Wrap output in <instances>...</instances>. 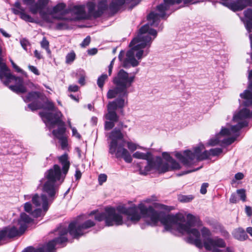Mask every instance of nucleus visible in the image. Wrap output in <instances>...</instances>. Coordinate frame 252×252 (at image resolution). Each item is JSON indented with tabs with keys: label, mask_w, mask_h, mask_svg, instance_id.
<instances>
[{
	"label": "nucleus",
	"mask_w": 252,
	"mask_h": 252,
	"mask_svg": "<svg viewBox=\"0 0 252 252\" xmlns=\"http://www.w3.org/2000/svg\"><path fill=\"white\" fill-rule=\"evenodd\" d=\"M127 147L130 152H133L137 149L136 144L132 142H127Z\"/></svg>",
	"instance_id": "52"
},
{
	"label": "nucleus",
	"mask_w": 252,
	"mask_h": 252,
	"mask_svg": "<svg viewBox=\"0 0 252 252\" xmlns=\"http://www.w3.org/2000/svg\"><path fill=\"white\" fill-rule=\"evenodd\" d=\"M24 210L30 214L32 212V205L31 202H28L24 204Z\"/></svg>",
	"instance_id": "51"
},
{
	"label": "nucleus",
	"mask_w": 252,
	"mask_h": 252,
	"mask_svg": "<svg viewBox=\"0 0 252 252\" xmlns=\"http://www.w3.org/2000/svg\"><path fill=\"white\" fill-rule=\"evenodd\" d=\"M183 1L184 4H195L199 1H194V0H163V2L160 3L157 6V10L159 14L154 12H151L147 15V20L150 26L153 27H158L159 22V17L163 18L166 15V11L169 9L170 7L175 4H180Z\"/></svg>",
	"instance_id": "8"
},
{
	"label": "nucleus",
	"mask_w": 252,
	"mask_h": 252,
	"mask_svg": "<svg viewBox=\"0 0 252 252\" xmlns=\"http://www.w3.org/2000/svg\"><path fill=\"white\" fill-rule=\"evenodd\" d=\"M162 156L163 158L166 160L165 162H167L168 163L173 159V158L169 155V154L166 152H163Z\"/></svg>",
	"instance_id": "50"
},
{
	"label": "nucleus",
	"mask_w": 252,
	"mask_h": 252,
	"mask_svg": "<svg viewBox=\"0 0 252 252\" xmlns=\"http://www.w3.org/2000/svg\"><path fill=\"white\" fill-rule=\"evenodd\" d=\"M25 232H22L21 228L17 226H8L0 231V241L5 238L12 239L21 236Z\"/></svg>",
	"instance_id": "17"
},
{
	"label": "nucleus",
	"mask_w": 252,
	"mask_h": 252,
	"mask_svg": "<svg viewBox=\"0 0 252 252\" xmlns=\"http://www.w3.org/2000/svg\"><path fill=\"white\" fill-rule=\"evenodd\" d=\"M22 252H44V250L43 248L35 249L32 246H29L25 248Z\"/></svg>",
	"instance_id": "38"
},
{
	"label": "nucleus",
	"mask_w": 252,
	"mask_h": 252,
	"mask_svg": "<svg viewBox=\"0 0 252 252\" xmlns=\"http://www.w3.org/2000/svg\"><path fill=\"white\" fill-rule=\"evenodd\" d=\"M23 98L25 102H38V99L43 100L45 96L38 91H31L26 96H23Z\"/></svg>",
	"instance_id": "24"
},
{
	"label": "nucleus",
	"mask_w": 252,
	"mask_h": 252,
	"mask_svg": "<svg viewBox=\"0 0 252 252\" xmlns=\"http://www.w3.org/2000/svg\"><path fill=\"white\" fill-rule=\"evenodd\" d=\"M210 156H218L222 153V150L220 148L211 149L210 150Z\"/></svg>",
	"instance_id": "46"
},
{
	"label": "nucleus",
	"mask_w": 252,
	"mask_h": 252,
	"mask_svg": "<svg viewBox=\"0 0 252 252\" xmlns=\"http://www.w3.org/2000/svg\"><path fill=\"white\" fill-rule=\"evenodd\" d=\"M134 53L132 51H129L126 53L127 58L123 62V67L127 68L130 67V64L133 67L138 65L139 63L134 58Z\"/></svg>",
	"instance_id": "25"
},
{
	"label": "nucleus",
	"mask_w": 252,
	"mask_h": 252,
	"mask_svg": "<svg viewBox=\"0 0 252 252\" xmlns=\"http://www.w3.org/2000/svg\"><path fill=\"white\" fill-rule=\"evenodd\" d=\"M108 78V75L106 74H102L99 76L97 80V85L98 87L102 90L105 82Z\"/></svg>",
	"instance_id": "34"
},
{
	"label": "nucleus",
	"mask_w": 252,
	"mask_h": 252,
	"mask_svg": "<svg viewBox=\"0 0 252 252\" xmlns=\"http://www.w3.org/2000/svg\"><path fill=\"white\" fill-rule=\"evenodd\" d=\"M245 212L247 216L251 217L252 216V208L249 206H245Z\"/></svg>",
	"instance_id": "64"
},
{
	"label": "nucleus",
	"mask_w": 252,
	"mask_h": 252,
	"mask_svg": "<svg viewBox=\"0 0 252 252\" xmlns=\"http://www.w3.org/2000/svg\"><path fill=\"white\" fill-rule=\"evenodd\" d=\"M58 159L59 163L62 165V172L63 174L64 175L63 178H64L68 171L70 166V162L68 160V155L65 153L59 157Z\"/></svg>",
	"instance_id": "26"
},
{
	"label": "nucleus",
	"mask_w": 252,
	"mask_h": 252,
	"mask_svg": "<svg viewBox=\"0 0 252 252\" xmlns=\"http://www.w3.org/2000/svg\"><path fill=\"white\" fill-rule=\"evenodd\" d=\"M218 248H221L223 247H220L217 245H213L212 246L211 249L210 250H207V251H211L212 252H223V251L220 249H219Z\"/></svg>",
	"instance_id": "59"
},
{
	"label": "nucleus",
	"mask_w": 252,
	"mask_h": 252,
	"mask_svg": "<svg viewBox=\"0 0 252 252\" xmlns=\"http://www.w3.org/2000/svg\"><path fill=\"white\" fill-rule=\"evenodd\" d=\"M41 105L42 106L41 109L49 111H53L55 109V105L53 102L48 100L43 103H41Z\"/></svg>",
	"instance_id": "35"
},
{
	"label": "nucleus",
	"mask_w": 252,
	"mask_h": 252,
	"mask_svg": "<svg viewBox=\"0 0 252 252\" xmlns=\"http://www.w3.org/2000/svg\"><path fill=\"white\" fill-rule=\"evenodd\" d=\"M59 140V142L61 147L63 149H65L68 146V141L66 137L65 136L63 137H60L58 138Z\"/></svg>",
	"instance_id": "47"
},
{
	"label": "nucleus",
	"mask_w": 252,
	"mask_h": 252,
	"mask_svg": "<svg viewBox=\"0 0 252 252\" xmlns=\"http://www.w3.org/2000/svg\"><path fill=\"white\" fill-rule=\"evenodd\" d=\"M107 176L105 174H100L98 177V183L101 185L107 180Z\"/></svg>",
	"instance_id": "49"
},
{
	"label": "nucleus",
	"mask_w": 252,
	"mask_h": 252,
	"mask_svg": "<svg viewBox=\"0 0 252 252\" xmlns=\"http://www.w3.org/2000/svg\"><path fill=\"white\" fill-rule=\"evenodd\" d=\"M91 42V37L90 36H87L82 41L81 46L83 47H85L89 45Z\"/></svg>",
	"instance_id": "55"
},
{
	"label": "nucleus",
	"mask_w": 252,
	"mask_h": 252,
	"mask_svg": "<svg viewBox=\"0 0 252 252\" xmlns=\"http://www.w3.org/2000/svg\"><path fill=\"white\" fill-rule=\"evenodd\" d=\"M62 173L61 168L58 164H55L53 168H51L45 173L44 177L47 181L43 187V191L46 193H42L41 196L36 193L32 197V202L36 207L42 205L43 210L47 212L50 205L56 198V194L58 192V188L55 186L56 182L60 180Z\"/></svg>",
	"instance_id": "3"
},
{
	"label": "nucleus",
	"mask_w": 252,
	"mask_h": 252,
	"mask_svg": "<svg viewBox=\"0 0 252 252\" xmlns=\"http://www.w3.org/2000/svg\"><path fill=\"white\" fill-rule=\"evenodd\" d=\"M229 201L232 203H236L238 202V200L237 199V196L235 193H232L230 197L229 198Z\"/></svg>",
	"instance_id": "61"
},
{
	"label": "nucleus",
	"mask_w": 252,
	"mask_h": 252,
	"mask_svg": "<svg viewBox=\"0 0 252 252\" xmlns=\"http://www.w3.org/2000/svg\"><path fill=\"white\" fill-rule=\"evenodd\" d=\"M202 237L203 239V247L206 250H210L212 246L217 245L221 247H225V241L221 238L216 237L212 238L210 230L206 227H203L201 229Z\"/></svg>",
	"instance_id": "15"
},
{
	"label": "nucleus",
	"mask_w": 252,
	"mask_h": 252,
	"mask_svg": "<svg viewBox=\"0 0 252 252\" xmlns=\"http://www.w3.org/2000/svg\"><path fill=\"white\" fill-rule=\"evenodd\" d=\"M117 210L120 214L127 216L128 220L135 223L141 219V215L138 211L143 216L149 217L151 221V225L155 226L159 221L164 226L163 232L170 231L172 233L174 229V224L180 220L178 215H166L163 212L156 211L151 206L149 207L140 203L138 206L135 205L126 207L125 205H119L117 207Z\"/></svg>",
	"instance_id": "2"
},
{
	"label": "nucleus",
	"mask_w": 252,
	"mask_h": 252,
	"mask_svg": "<svg viewBox=\"0 0 252 252\" xmlns=\"http://www.w3.org/2000/svg\"><path fill=\"white\" fill-rule=\"evenodd\" d=\"M65 7L66 4L65 3L63 2L59 3L53 7L52 13H57L59 12H63V14H65L66 13H64V11L66 9Z\"/></svg>",
	"instance_id": "32"
},
{
	"label": "nucleus",
	"mask_w": 252,
	"mask_h": 252,
	"mask_svg": "<svg viewBox=\"0 0 252 252\" xmlns=\"http://www.w3.org/2000/svg\"><path fill=\"white\" fill-rule=\"evenodd\" d=\"M194 197L193 195H183L180 194L178 196V200L182 203H188L191 202Z\"/></svg>",
	"instance_id": "33"
},
{
	"label": "nucleus",
	"mask_w": 252,
	"mask_h": 252,
	"mask_svg": "<svg viewBox=\"0 0 252 252\" xmlns=\"http://www.w3.org/2000/svg\"><path fill=\"white\" fill-rule=\"evenodd\" d=\"M246 19L244 22L246 29L249 33L252 32V9L248 8L244 12Z\"/></svg>",
	"instance_id": "27"
},
{
	"label": "nucleus",
	"mask_w": 252,
	"mask_h": 252,
	"mask_svg": "<svg viewBox=\"0 0 252 252\" xmlns=\"http://www.w3.org/2000/svg\"><path fill=\"white\" fill-rule=\"evenodd\" d=\"M78 90L79 87L76 85H70L68 88V91L70 92H76Z\"/></svg>",
	"instance_id": "60"
},
{
	"label": "nucleus",
	"mask_w": 252,
	"mask_h": 252,
	"mask_svg": "<svg viewBox=\"0 0 252 252\" xmlns=\"http://www.w3.org/2000/svg\"><path fill=\"white\" fill-rule=\"evenodd\" d=\"M72 136L76 137L77 139H80L82 138L81 135L78 132L75 127L72 128Z\"/></svg>",
	"instance_id": "58"
},
{
	"label": "nucleus",
	"mask_w": 252,
	"mask_h": 252,
	"mask_svg": "<svg viewBox=\"0 0 252 252\" xmlns=\"http://www.w3.org/2000/svg\"><path fill=\"white\" fill-rule=\"evenodd\" d=\"M28 68L29 70L32 72H33L35 75H39L40 74L39 71L35 66L32 65H29L28 66Z\"/></svg>",
	"instance_id": "57"
},
{
	"label": "nucleus",
	"mask_w": 252,
	"mask_h": 252,
	"mask_svg": "<svg viewBox=\"0 0 252 252\" xmlns=\"http://www.w3.org/2000/svg\"><path fill=\"white\" fill-rule=\"evenodd\" d=\"M88 12L90 14L92 15L94 17V13L95 10V4L94 2H89L87 4Z\"/></svg>",
	"instance_id": "44"
},
{
	"label": "nucleus",
	"mask_w": 252,
	"mask_h": 252,
	"mask_svg": "<svg viewBox=\"0 0 252 252\" xmlns=\"http://www.w3.org/2000/svg\"><path fill=\"white\" fill-rule=\"evenodd\" d=\"M109 137L111 140L108 145L109 153L114 155L117 158H123L126 163H131L132 158L127 150L124 147L126 141L121 129L118 127L114 128L110 132Z\"/></svg>",
	"instance_id": "6"
},
{
	"label": "nucleus",
	"mask_w": 252,
	"mask_h": 252,
	"mask_svg": "<svg viewBox=\"0 0 252 252\" xmlns=\"http://www.w3.org/2000/svg\"><path fill=\"white\" fill-rule=\"evenodd\" d=\"M11 63L12 67L16 70L17 72L22 73H23L24 71L23 70L21 69L18 65H17L12 60H11Z\"/></svg>",
	"instance_id": "63"
},
{
	"label": "nucleus",
	"mask_w": 252,
	"mask_h": 252,
	"mask_svg": "<svg viewBox=\"0 0 252 252\" xmlns=\"http://www.w3.org/2000/svg\"><path fill=\"white\" fill-rule=\"evenodd\" d=\"M27 107L31 111H34L38 109H41L42 106L41 103L39 102H32L28 105Z\"/></svg>",
	"instance_id": "36"
},
{
	"label": "nucleus",
	"mask_w": 252,
	"mask_h": 252,
	"mask_svg": "<svg viewBox=\"0 0 252 252\" xmlns=\"http://www.w3.org/2000/svg\"><path fill=\"white\" fill-rule=\"evenodd\" d=\"M43 212L44 213L42 212V211L40 208H37L34 210V211H32L31 215L33 218H37L38 217L44 216L46 212H45L44 210Z\"/></svg>",
	"instance_id": "41"
},
{
	"label": "nucleus",
	"mask_w": 252,
	"mask_h": 252,
	"mask_svg": "<svg viewBox=\"0 0 252 252\" xmlns=\"http://www.w3.org/2000/svg\"><path fill=\"white\" fill-rule=\"evenodd\" d=\"M204 149V145L200 143L198 146L193 148V152L187 150L184 151L183 155L180 152H177L175 156L184 166L189 167L194 164L195 158L197 159L198 156H199Z\"/></svg>",
	"instance_id": "12"
},
{
	"label": "nucleus",
	"mask_w": 252,
	"mask_h": 252,
	"mask_svg": "<svg viewBox=\"0 0 252 252\" xmlns=\"http://www.w3.org/2000/svg\"><path fill=\"white\" fill-rule=\"evenodd\" d=\"M180 220L177 223L174 224L176 226V228L177 230H189V228L194 226L196 225H199L201 221L198 218L196 217L191 214H189L187 216V221L185 223H181L180 222L182 220V218L179 216Z\"/></svg>",
	"instance_id": "18"
},
{
	"label": "nucleus",
	"mask_w": 252,
	"mask_h": 252,
	"mask_svg": "<svg viewBox=\"0 0 252 252\" xmlns=\"http://www.w3.org/2000/svg\"><path fill=\"white\" fill-rule=\"evenodd\" d=\"M0 80L3 84L16 94H24L27 89L24 84V79L21 77L12 75L5 63H3L2 49L0 47Z\"/></svg>",
	"instance_id": "7"
},
{
	"label": "nucleus",
	"mask_w": 252,
	"mask_h": 252,
	"mask_svg": "<svg viewBox=\"0 0 252 252\" xmlns=\"http://www.w3.org/2000/svg\"><path fill=\"white\" fill-rule=\"evenodd\" d=\"M132 157L135 158L145 159L147 161V164L144 169H142L140 165L138 164L139 174L142 175H147L149 172L155 170V167H158L161 161V158L159 156L156 157L155 160H154L151 152L143 153L137 151L133 154Z\"/></svg>",
	"instance_id": "10"
},
{
	"label": "nucleus",
	"mask_w": 252,
	"mask_h": 252,
	"mask_svg": "<svg viewBox=\"0 0 252 252\" xmlns=\"http://www.w3.org/2000/svg\"><path fill=\"white\" fill-rule=\"evenodd\" d=\"M237 193L239 195L240 199L243 202L246 200V190L244 189H239L237 190Z\"/></svg>",
	"instance_id": "48"
},
{
	"label": "nucleus",
	"mask_w": 252,
	"mask_h": 252,
	"mask_svg": "<svg viewBox=\"0 0 252 252\" xmlns=\"http://www.w3.org/2000/svg\"><path fill=\"white\" fill-rule=\"evenodd\" d=\"M209 184L207 183H204L202 184L200 192L202 194H205L207 192V188L208 187Z\"/></svg>",
	"instance_id": "56"
},
{
	"label": "nucleus",
	"mask_w": 252,
	"mask_h": 252,
	"mask_svg": "<svg viewBox=\"0 0 252 252\" xmlns=\"http://www.w3.org/2000/svg\"><path fill=\"white\" fill-rule=\"evenodd\" d=\"M238 136H239V134H236V136H233L227 138H225L222 141L223 143L227 145H229L233 143L236 140Z\"/></svg>",
	"instance_id": "45"
},
{
	"label": "nucleus",
	"mask_w": 252,
	"mask_h": 252,
	"mask_svg": "<svg viewBox=\"0 0 252 252\" xmlns=\"http://www.w3.org/2000/svg\"><path fill=\"white\" fill-rule=\"evenodd\" d=\"M232 235L236 239L240 241H244L248 238V236L245 230L241 227L235 229L232 233Z\"/></svg>",
	"instance_id": "29"
},
{
	"label": "nucleus",
	"mask_w": 252,
	"mask_h": 252,
	"mask_svg": "<svg viewBox=\"0 0 252 252\" xmlns=\"http://www.w3.org/2000/svg\"><path fill=\"white\" fill-rule=\"evenodd\" d=\"M21 45L24 50H28L27 47L30 45L29 41L26 38H23L20 41Z\"/></svg>",
	"instance_id": "53"
},
{
	"label": "nucleus",
	"mask_w": 252,
	"mask_h": 252,
	"mask_svg": "<svg viewBox=\"0 0 252 252\" xmlns=\"http://www.w3.org/2000/svg\"><path fill=\"white\" fill-rule=\"evenodd\" d=\"M94 225L95 222L91 220H87L82 224H79L77 221H73L69 224L67 229L73 238L78 239L85 234V229Z\"/></svg>",
	"instance_id": "14"
},
{
	"label": "nucleus",
	"mask_w": 252,
	"mask_h": 252,
	"mask_svg": "<svg viewBox=\"0 0 252 252\" xmlns=\"http://www.w3.org/2000/svg\"><path fill=\"white\" fill-rule=\"evenodd\" d=\"M220 134L223 136H227L231 135L230 128L222 127L221 131H220Z\"/></svg>",
	"instance_id": "54"
},
{
	"label": "nucleus",
	"mask_w": 252,
	"mask_h": 252,
	"mask_svg": "<svg viewBox=\"0 0 252 252\" xmlns=\"http://www.w3.org/2000/svg\"><path fill=\"white\" fill-rule=\"evenodd\" d=\"M56 19L63 20L58 22L56 24L55 28L57 30H64L69 29V26L68 24V21H71V19H63L62 17H57Z\"/></svg>",
	"instance_id": "31"
},
{
	"label": "nucleus",
	"mask_w": 252,
	"mask_h": 252,
	"mask_svg": "<svg viewBox=\"0 0 252 252\" xmlns=\"http://www.w3.org/2000/svg\"><path fill=\"white\" fill-rule=\"evenodd\" d=\"M42 118H45L52 125H58L57 129L52 131L53 135L56 138L64 136L66 132L65 123L63 121L61 117L62 114L60 111L55 113L49 112H41L39 113Z\"/></svg>",
	"instance_id": "9"
},
{
	"label": "nucleus",
	"mask_w": 252,
	"mask_h": 252,
	"mask_svg": "<svg viewBox=\"0 0 252 252\" xmlns=\"http://www.w3.org/2000/svg\"><path fill=\"white\" fill-rule=\"evenodd\" d=\"M108 8L107 0H100L97 3V9L94 13V18H97L101 17L105 10Z\"/></svg>",
	"instance_id": "28"
},
{
	"label": "nucleus",
	"mask_w": 252,
	"mask_h": 252,
	"mask_svg": "<svg viewBox=\"0 0 252 252\" xmlns=\"http://www.w3.org/2000/svg\"><path fill=\"white\" fill-rule=\"evenodd\" d=\"M150 26L149 23L142 26L139 29L136 36L129 43L131 49L136 51L134 55L138 60L141 59L143 56H146L149 52V48L152 42L150 35H154L155 37L157 35V31L151 28Z\"/></svg>",
	"instance_id": "4"
},
{
	"label": "nucleus",
	"mask_w": 252,
	"mask_h": 252,
	"mask_svg": "<svg viewBox=\"0 0 252 252\" xmlns=\"http://www.w3.org/2000/svg\"><path fill=\"white\" fill-rule=\"evenodd\" d=\"M251 87H250L251 88ZM240 96L244 100L241 102L239 99L240 104L245 107L240 110L237 113L234 115L233 121L237 123L235 125L232 126L230 128L231 134H234L236 136V134L240 135V130L243 127H247L248 126V122L245 120L247 118L252 117V111L246 108L252 106V90H246L243 93L240 94Z\"/></svg>",
	"instance_id": "5"
},
{
	"label": "nucleus",
	"mask_w": 252,
	"mask_h": 252,
	"mask_svg": "<svg viewBox=\"0 0 252 252\" xmlns=\"http://www.w3.org/2000/svg\"><path fill=\"white\" fill-rule=\"evenodd\" d=\"M125 0H112L109 4V9L113 13L118 11L121 7L124 4Z\"/></svg>",
	"instance_id": "30"
},
{
	"label": "nucleus",
	"mask_w": 252,
	"mask_h": 252,
	"mask_svg": "<svg viewBox=\"0 0 252 252\" xmlns=\"http://www.w3.org/2000/svg\"><path fill=\"white\" fill-rule=\"evenodd\" d=\"M55 234L57 237L49 241L44 244L41 248H44L47 252H56L55 247L57 245H62L64 247V244L67 242L68 239L66 235L68 233L67 229L65 227H58L55 230Z\"/></svg>",
	"instance_id": "13"
},
{
	"label": "nucleus",
	"mask_w": 252,
	"mask_h": 252,
	"mask_svg": "<svg viewBox=\"0 0 252 252\" xmlns=\"http://www.w3.org/2000/svg\"><path fill=\"white\" fill-rule=\"evenodd\" d=\"M222 4L233 11H238L247 6H252V0H236L231 2H224Z\"/></svg>",
	"instance_id": "20"
},
{
	"label": "nucleus",
	"mask_w": 252,
	"mask_h": 252,
	"mask_svg": "<svg viewBox=\"0 0 252 252\" xmlns=\"http://www.w3.org/2000/svg\"><path fill=\"white\" fill-rule=\"evenodd\" d=\"M181 168L180 164L174 158L169 163L167 162L163 163L162 159L160 164L158 167H156L155 170L158 172L159 173H164L167 171L174 170H179Z\"/></svg>",
	"instance_id": "21"
},
{
	"label": "nucleus",
	"mask_w": 252,
	"mask_h": 252,
	"mask_svg": "<svg viewBox=\"0 0 252 252\" xmlns=\"http://www.w3.org/2000/svg\"><path fill=\"white\" fill-rule=\"evenodd\" d=\"M76 55L74 51L67 54L65 57V62L67 64L72 63L75 59Z\"/></svg>",
	"instance_id": "40"
},
{
	"label": "nucleus",
	"mask_w": 252,
	"mask_h": 252,
	"mask_svg": "<svg viewBox=\"0 0 252 252\" xmlns=\"http://www.w3.org/2000/svg\"><path fill=\"white\" fill-rule=\"evenodd\" d=\"M135 75L129 76L128 73L123 69H120L113 80L115 87L110 89L107 93L108 99L117 98L110 101L107 105V112L104 117L107 120L104 123V129L109 130L112 129L115 122L119 120V116L116 113L120 109L122 113L124 112V108L127 104L129 92L127 89L132 86L134 82Z\"/></svg>",
	"instance_id": "1"
},
{
	"label": "nucleus",
	"mask_w": 252,
	"mask_h": 252,
	"mask_svg": "<svg viewBox=\"0 0 252 252\" xmlns=\"http://www.w3.org/2000/svg\"><path fill=\"white\" fill-rule=\"evenodd\" d=\"M40 45L41 47L42 48L45 49L48 53H51V51L49 49V42L45 37H43L42 38V40L40 42Z\"/></svg>",
	"instance_id": "42"
},
{
	"label": "nucleus",
	"mask_w": 252,
	"mask_h": 252,
	"mask_svg": "<svg viewBox=\"0 0 252 252\" xmlns=\"http://www.w3.org/2000/svg\"><path fill=\"white\" fill-rule=\"evenodd\" d=\"M80 76L78 80V83L81 86H84L85 84L86 73L84 70H80L78 72L77 74Z\"/></svg>",
	"instance_id": "39"
},
{
	"label": "nucleus",
	"mask_w": 252,
	"mask_h": 252,
	"mask_svg": "<svg viewBox=\"0 0 252 252\" xmlns=\"http://www.w3.org/2000/svg\"><path fill=\"white\" fill-rule=\"evenodd\" d=\"M71 13L76 16L77 19H84L85 18L86 12L85 7L82 5H75L72 8H67L64 11V13Z\"/></svg>",
	"instance_id": "22"
},
{
	"label": "nucleus",
	"mask_w": 252,
	"mask_h": 252,
	"mask_svg": "<svg viewBox=\"0 0 252 252\" xmlns=\"http://www.w3.org/2000/svg\"><path fill=\"white\" fill-rule=\"evenodd\" d=\"M20 18L29 22H33V19L29 14H27L25 12V9L22 10V12H21V15L20 16Z\"/></svg>",
	"instance_id": "43"
},
{
	"label": "nucleus",
	"mask_w": 252,
	"mask_h": 252,
	"mask_svg": "<svg viewBox=\"0 0 252 252\" xmlns=\"http://www.w3.org/2000/svg\"><path fill=\"white\" fill-rule=\"evenodd\" d=\"M178 231L181 233H186L189 236L187 238V241L191 244L195 245L198 248L203 247L202 242L200 239V233L196 228H189V230H180Z\"/></svg>",
	"instance_id": "16"
},
{
	"label": "nucleus",
	"mask_w": 252,
	"mask_h": 252,
	"mask_svg": "<svg viewBox=\"0 0 252 252\" xmlns=\"http://www.w3.org/2000/svg\"><path fill=\"white\" fill-rule=\"evenodd\" d=\"M49 3V0H38L36 3H33L30 7V11L33 14H36L39 12L41 17L47 20L48 17V14L43 10L47 6Z\"/></svg>",
	"instance_id": "19"
},
{
	"label": "nucleus",
	"mask_w": 252,
	"mask_h": 252,
	"mask_svg": "<svg viewBox=\"0 0 252 252\" xmlns=\"http://www.w3.org/2000/svg\"><path fill=\"white\" fill-rule=\"evenodd\" d=\"M208 143L209 145L215 146L219 143V140L217 138L211 139Z\"/></svg>",
	"instance_id": "62"
},
{
	"label": "nucleus",
	"mask_w": 252,
	"mask_h": 252,
	"mask_svg": "<svg viewBox=\"0 0 252 252\" xmlns=\"http://www.w3.org/2000/svg\"><path fill=\"white\" fill-rule=\"evenodd\" d=\"M33 220L24 212L21 213L20 218L17 220V226L21 228V231L25 232L27 228L28 224L31 223Z\"/></svg>",
	"instance_id": "23"
},
{
	"label": "nucleus",
	"mask_w": 252,
	"mask_h": 252,
	"mask_svg": "<svg viewBox=\"0 0 252 252\" xmlns=\"http://www.w3.org/2000/svg\"><path fill=\"white\" fill-rule=\"evenodd\" d=\"M210 156V151L205 150L201 152L199 156H198L196 161H202L209 158Z\"/></svg>",
	"instance_id": "37"
},
{
	"label": "nucleus",
	"mask_w": 252,
	"mask_h": 252,
	"mask_svg": "<svg viewBox=\"0 0 252 252\" xmlns=\"http://www.w3.org/2000/svg\"><path fill=\"white\" fill-rule=\"evenodd\" d=\"M117 208L110 207H106L104 212L97 214L94 218L99 221L105 220L106 226H110L113 225H120L123 223V217L119 214L116 213Z\"/></svg>",
	"instance_id": "11"
}]
</instances>
